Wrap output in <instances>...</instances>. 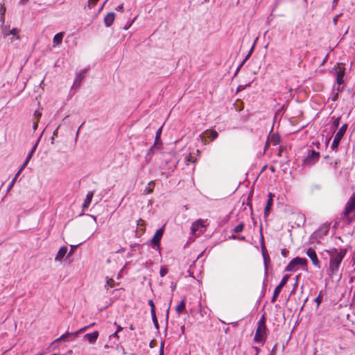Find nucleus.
Wrapping results in <instances>:
<instances>
[{"label": "nucleus", "mask_w": 355, "mask_h": 355, "mask_svg": "<svg viewBox=\"0 0 355 355\" xmlns=\"http://www.w3.org/2000/svg\"><path fill=\"white\" fill-rule=\"evenodd\" d=\"M152 320H153V323H154L155 327L157 329H158V328H159V324H158V321H157V317L152 318Z\"/></svg>", "instance_id": "nucleus-39"}, {"label": "nucleus", "mask_w": 355, "mask_h": 355, "mask_svg": "<svg viewBox=\"0 0 355 355\" xmlns=\"http://www.w3.org/2000/svg\"><path fill=\"white\" fill-rule=\"evenodd\" d=\"M354 211L355 212V193L352 194L347 202L343 214L345 216H347Z\"/></svg>", "instance_id": "nucleus-9"}, {"label": "nucleus", "mask_w": 355, "mask_h": 355, "mask_svg": "<svg viewBox=\"0 0 355 355\" xmlns=\"http://www.w3.org/2000/svg\"><path fill=\"white\" fill-rule=\"evenodd\" d=\"M34 116H35V118L39 119L41 117V116H42V113L40 111L36 110L35 112V113H34Z\"/></svg>", "instance_id": "nucleus-40"}, {"label": "nucleus", "mask_w": 355, "mask_h": 355, "mask_svg": "<svg viewBox=\"0 0 355 355\" xmlns=\"http://www.w3.org/2000/svg\"><path fill=\"white\" fill-rule=\"evenodd\" d=\"M204 1H205V2H207V1H209V0H204Z\"/></svg>", "instance_id": "nucleus-61"}, {"label": "nucleus", "mask_w": 355, "mask_h": 355, "mask_svg": "<svg viewBox=\"0 0 355 355\" xmlns=\"http://www.w3.org/2000/svg\"><path fill=\"white\" fill-rule=\"evenodd\" d=\"M333 69L334 71V74L336 78V83L339 85L343 84V78L345 74V68L343 64L338 63L337 65H336Z\"/></svg>", "instance_id": "nucleus-6"}, {"label": "nucleus", "mask_w": 355, "mask_h": 355, "mask_svg": "<svg viewBox=\"0 0 355 355\" xmlns=\"http://www.w3.org/2000/svg\"><path fill=\"white\" fill-rule=\"evenodd\" d=\"M347 123H345L340 128L338 131L336 132L331 146V148L333 150H337L338 145L347 131Z\"/></svg>", "instance_id": "nucleus-3"}, {"label": "nucleus", "mask_w": 355, "mask_h": 355, "mask_svg": "<svg viewBox=\"0 0 355 355\" xmlns=\"http://www.w3.org/2000/svg\"><path fill=\"white\" fill-rule=\"evenodd\" d=\"M9 31L7 28L6 26H5L3 30H2V34L4 37H7L8 35H9Z\"/></svg>", "instance_id": "nucleus-37"}, {"label": "nucleus", "mask_w": 355, "mask_h": 355, "mask_svg": "<svg viewBox=\"0 0 355 355\" xmlns=\"http://www.w3.org/2000/svg\"><path fill=\"white\" fill-rule=\"evenodd\" d=\"M95 324V323H92L88 326H85L83 328H81L80 329H79L78 331H76V332H73V333H66L63 335H62L60 338H58V339L55 340V341H58V340H64L65 338L68 337V336H78V334H80V332H83V331H85L86 329H87L89 327H92V326H94Z\"/></svg>", "instance_id": "nucleus-14"}, {"label": "nucleus", "mask_w": 355, "mask_h": 355, "mask_svg": "<svg viewBox=\"0 0 355 355\" xmlns=\"http://www.w3.org/2000/svg\"><path fill=\"white\" fill-rule=\"evenodd\" d=\"M168 272V270L165 267H162L159 271V275L161 277H164Z\"/></svg>", "instance_id": "nucleus-32"}, {"label": "nucleus", "mask_w": 355, "mask_h": 355, "mask_svg": "<svg viewBox=\"0 0 355 355\" xmlns=\"http://www.w3.org/2000/svg\"><path fill=\"white\" fill-rule=\"evenodd\" d=\"M244 64V63H243V62L239 65V67H237L236 70V72L235 73H237L238 71L241 69V68L242 67V66Z\"/></svg>", "instance_id": "nucleus-47"}, {"label": "nucleus", "mask_w": 355, "mask_h": 355, "mask_svg": "<svg viewBox=\"0 0 355 355\" xmlns=\"http://www.w3.org/2000/svg\"><path fill=\"white\" fill-rule=\"evenodd\" d=\"M340 121V116L332 117L331 121V130L335 132L338 128Z\"/></svg>", "instance_id": "nucleus-21"}, {"label": "nucleus", "mask_w": 355, "mask_h": 355, "mask_svg": "<svg viewBox=\"0 0 355 355\" xmlns=\"http://www.w3.org/2000/svg\"><path fill=\"white\" fill-rule=\"evenodd\" d=\"M122 329H123V328L121 326H118L116 331H117L119 333V331H122Z\"/></svg>", "instance_id": "nucleus-52"}, {"label": "nucleus", "mask_w": 355, "mask_h": 355, "mask_svg": "<svg viewBox=\"0 0 355 355\" xmlns=\"http://www.w3.org/2000/svg\"><path fill=\"white\" fill-rule=\"evenodd\" d=\"M163 234H164V227L158 229L155 232L154 236H153V238L150 240V243L153 245L154 248H155L156 247L159 248V243H160L161 239L163 236Z\"/></svg>", "instance_id": "nucleus-10"}, {"label": "nucleus", "mask_w": 355, "mask_h": 355, "mask_svg": "<svg viewBox=\"0 0 355 355\" xmlns=\"http://www.w3.org/2000/svg\"><path fill=\"white\" fill-rule=\"evenodd\" d=\"M86 72H87V69H84V70H82L80 73L76 74V78L73 81L72 88L76 89L80 86L83 80L85 78V75Z\"/></svg>", "instance_id": "nucleus-13"}, {"label": "nucleus", "mask_w": 355, "mask_h": 355, "mask_svg": "<svg viewBox=\"0 0 355 355\" xmlns=\"http://www.w3.org/2000/svg\"><path fill=\"white\" fill-rule=\"evenodd\" d=\"M159 355H163V352H162V350L161 349V352H160V354Z\"/></svg>", "instance_id": "nucleus-59"}, {"label": "nucleus", "mask_w": 355, "mask_h": 355, "mask_svg": "<svg viewBox=\"0 0 355 355\" xmlns=\"http://www.w3.org/2000/svg\"><path fill=\"white\" fill-rule=\"evenodd\" d=\"M273 200L272 199H268L265 209H264V215L265 216H267L268 213L270 211L271 207L272 205Z\"/></svg>", "instance_id": "nucleus-24"}, {"label": "nucleus", "mask_w": 355, "mask_h": 355, "mask_svg": "<svg viewBox=\"0 0 355 355\" xmlns=\"http://www.w3.org/2000/svg\"><path fill=\"white\" fill-rule=\"evenodd\" d=\"M148 303L149 306H150V309H153V307H155L154 302L152 300H149Z\"/></svg>", "instance_id": "nucleus-46"}, {"label": "nucleus", "mask_w": 355, "mask_h": 355, "mask_svg": "<svg viewBox=\"0 0 355 355\" xmlns=\"http://www.w3.org/2000/svg\"><path fill=\"white\" fill-rule=\"evenodd\" d=\"M288 253V251L286 249H282L281 250V254L283 257H286Z\"/></svg>", "instance_id": "nucleus-42"}, {"label": "nucleus", "mask_w": 355, "mask_h": 355, "mask_svg": "<svg viewBox=\"0 0 355 355\" xmlns=\"http://www.w3.org/2000/svg\"><path fill=\"white\" fill-rule=\"evenodd\" d=\"M327 59H328V54L325 56V58H324V60H322V63H321V65H323L324 64V63L327 61Z\"/></svg>", "instance_id": "nucleus-49"}, {"label": "nucleus", "mask_w": 355, "mask_h": 355, "mask_svg": "<svg viewBox=\"0 0 355 355\" xmlns=\"http://www.w3.org/2000/svg\"><path fill=\"white\" fill-rule=\"evenodd\" d=\"M84 124V123H82V125L79 127V128L77 130V132H76V138L78 137V134H79V131H80V129L81 128V126Z\"/></svg>", "instance_id": "nucleus-54"}, {"label": "nucleus", "mask_w": 355, "mask_h": 355, "mask_svg": "<svg viewBox=\"0 0 355 355\" xmlns=\"http://www.w3.org/2000/svg\"><path fill=\"white\" fill-rule=\"evenodd\" d=\"M137 225L140 226V227L145 226V221L144 220H142L141 218H139L137 220Z\"/></svg>", "instance_id": "nucleus-38"}, {"label": "nucleus", "mask_w": 355, "mask_h": 355, "mask_svg": "<svg viewBox=\"0 0 355 355\" xmlns=\"http://www.w3.org/2000/svg\"><path fill=\"white\" fill-rule=\"evenodd\" d=\"M185 300H186V298L184 297L181 300L180 304L176 306L175 311H176V312L178 314H180V313H183L185 311V307H186V306H185Z\"/></svg>", "instance_id": "nucleus-23"}, {"label": "nucleus", "mask_w": 355, "mask_h": 355, "mask_svg": "<svg viewBox=\"0 0 355 355\" xmlns=\"http://www.w3.org/2000/svg\"><path fill=\"white\" fill-rule=\"evenodd\" d=\"M162 127L159 128L157 130L155 140V144H154L153 146H152L151 148L150 149V151L153 150L154 148H157V145L159 143H161L160 137H161V134H162ZM157 148H159V147H157Z\"/></svg>", "instance_id": "nucleus-22"}, {"label": "nucleus", "mask_w": 355, "mask_h": 355, "mask_svg": "<svg viewBox=\"0 0 355 355\" xmlns=\"http://www.w3.org/2000/svg\"><path fill=\"white\" fill-rule=\"evenodd\" d=\"M196 162V159H194L191 155V153H189L186 155L184 157V162L187 165H189L190 163H194Z\"/></svg>", "instance_id": "nucleus-25"}, {"label": "nucleus", "mask_w": 355, "mask_h": 355, "mask_svg": "<svg viewBox=\"0 0 355 355\" xmlns=\"http://www.w3.org/2000/svg\"><path fill=\"white\" fill-rule=\"evenodd\" d=\"M135 19H134L132 21L128 23L125 26H124V29L125 30H128L132 24V23L134 22Z\"/></svg>", "instance_id": "nucleus-44"}, {"label": "nucleus", "mask_w": 355, "mask_h": 355, "mask_svg": "<svg viewBox=\"0 0 355 355\" xmlns=\"http://www.w3.org/2000/svg\"><path fill=\"white\" fill-rule=\"evenodd\" d=\"M63 37L64 33L62 32L55 34L53 39V46L54 47L59 46L62 44Z\"/></svg>", "instance_id": "nucleus-16"}, {"label": "nucleus", "mask_w": 355, "mask_h": 355, "mask_svg": "<svg viewBox=\"0 0 355 355\" xmlns=\"http://www.w3.org/2000/svg\"><path fill=\"white\" fill-rule=\"evenodd\" d=\"M150 313H151L152 318L156 317L155 308V307H153V309H150Z\"/></svg>", "instance_id": "nucleus-45"}, {"label": "nucleus", "mask_w": 355, "mask_h": 355, "mask_svg": "<svg viewBox=\"0 0 355 355\" xmlns=\"http://www.w3.org/2000/svg\"><path fill=\"white\" fill-rule=\"evenodd\" d=\"M266 318L265 315H263L257 323V327L254 337V342L263 343L266 335Z\"/></svg>", "instance_id": "nucleus-2"}, {"label": "nucleus", "mask_w": 355, "mask_h": 355, "mask_svg": "<svg viewBox=\"0 0 355 355\" xmlns=\"http://www.w3.org/2000/svg\"><path fill=\"white\" fill-rule=\"evenodd\" d=\"M114 285H115L114 281L112 279H108L107 277L105 287L113 288V287H114Z\"/></svg>", "instance_id": "nucleus-30"}, {"label": "nucleus", "mask_w": 355, "mask_h": 355, "mask_svg": "<svg viewBox=\"0 0 355 355\" xmlns=\"http://www.w3.org/2000/svg\"><path fill=\"white\" fill-rule=\"evenodd\" d=\"M154 182L153 181H151L148 183V186L146 187L145 190H144V193L146 194H149L150 193L153 192V188L150 187L151 185H154Z\"/></svg>", "instance_id": "nucleus-29"}, {"label": "nucleus", "mask_w": 355, "mask_h": 355, "mask_svg": "<svg viewBox=\"0 0 355 355\" xmlns=\"http://www.w3.org/2000/svg\"><path fill=\"white\" fill-rule=\"evenodd\" d=\"M270 355H272V354H270Z\"/></svg>", "instance_id": "nucleus-62"}, {"label": "nucleus", "mask_w": 355, "mask_h": 355, "mask_svg": "<svg viewBox=\"0 0 355 355\" xmlns=\"http://www.w3.org/2000/svg\"><path fill=\"white\" fill-rule=\"evenodd\" d=\"M237 238H238V236H236L234 234L230 236V239H237Z\"/></svg>", "instance_id": "nucleus-53"}, {"label": "nucleus", "mask_w": 355, "mask_h": 355, "mask_svg": "<svg viewBox=\"0 0 355 355\" xmlns=\"http://www.w3.org/2000/svg\"><path fill=\"white\" fill-rule=\"evenodd\" d=\"M218 132L216 131V130H212L210 134H209V137L211 139H215L218 137Z\"/></svg>", "instance_id": "nucleus-33"}, {"label": "nucleus", "mask_w": 355, "mask_h": 355, "mask_svg": "<svg viewBox=\"0 0 355 355\" xmlns=\"http://www.w3.org/2000/svg\"><path fill=\"white\" fill-rule=\"evenodd\" d=\"M268 197V199L273 200L274 194H272V193H269Z\"/></svg>", "instance_id": "nucleus-50"}, {"label": "nucleus", "mask_w": 355, "mask_h": 355, "mask_svg": "<svg viewBox=\"0 0 355 355\" xmlns=\"http://www.w3.org/2000/svg\"><path fill=\"white\" fill-rule=\"evenodd\" d=\"M343 89V87H340L339 86L338 87H336V86L334 87V90H336L337 92L335 94V95L334 96V97L332 98V100L334 101H336L338 98V94L342 92Z\"/></svg>", "instance_id": "nucleus-28"}, {"label": "nucleus", "mask_w": 355, "mask_h": 355, "mask_svg": "<svg viewBox=\"0 0 355 355\" xmlns=\"http://www.w3.org/2000/svg\"><path fill=\"white\" fill-rule=\"evenodd\" d=\"M237 239L241 240V241H243V240H245V236L238 237Z\"/></svg>", "instance_id": "nucleus-57"}, {"label": "nucleus", "mask_w": 355, "mask_h": 355, "mask_svg": "<svg viewBox=\"0 0 355 355\" xmlns=\"http://www.w3.org/2000/svg\"><path fill=\"white\" fill-rule=\"evenodd\" d=\"M98 335H99L98 331H94L92 333H90V334H86L84 336V338L85 339H87L89 343L92 344V343H94L96 341V340H97V338L98 337Z\"/></svg>", "instance_id": "nucleus-17"}, {"label": "nucleus", "mask_w": 355, "mask_h": 355, "mask_svg": "<svg viewBox=\"0 0 355 355\" xmlns=\"http://www.w3.org/2000/svg\"><path fill=\"white\" fill-rule=\"evenodd\" d=\"M253 51V46L251 48L249 53L246 55V57L245 58V59L242 61L243 63H245L246 62V60L249 58V57L250 56V54L252 53V51Z\"/></svg>", "instance_id": "nucleus-41"}, {"label": "nucleus", "mask_w": 355, "mask_h": 355, "mask_svg": "<svg viewBox=\"0 0 355 355\" xmlns=\"http://www.w3.org/2000/svg\"><path fill=\"white\" fill-rule=\"evenodd\" d=\"M98 1V0H88V6L94 7Z\"/></svg>", "instance_id": "nucleus-36"}, {"label": "nucleus", "mask_w": 355, "mask_h": 355, "mask_svg": "<svg viewBox=\"0 0 355 355\" xmlns=\"http://www.w3.org/2000/svg\"><path fill=\"white\" fill-rule=\"evenodd\" d=\"M278 143V141H275L274 144H277Z\"/></svg>", "instance_id": "nucleus-58"}, {"label": "nucleus", "mask_w": 355, "mask_h": 355, "mask_svg": "<svg viewBox=\"0 0 355 355\" xmlns=\"http://www.w3.org/2000/svg\"><path fill=\"white\" fill-rule=\"evenodd\" d=\"M17 40H19V39H20V37H19V35H17Z\"/></svg>", "instance_id": "nucleus-60"}, {"label": "nucleus", "mask_w": 355, "mask_h": 355, "mask_svg": "<svg viewBox=\"0 0 355 355\" xmlns=\"http://www.w3.org/2000/svg\"><path fill=\"white\" fill-rule=\"evenodd\" d=\"M6 11V9L3 8V11L1 12V21L3 22V16H4V12Z\"/></svg>", "instance_id": "nucleus-51"}, {"label": "nucleus", "mask_w": 355, "mask_h": 355, "mask_svg": "<svg viewBox=\"0 0 355 355\" xmlns=\"http://www.w3.org/2000/svg\"><path fill=\"white\" fill-rule=\"evenodd\" d=\"M116 15L113 12H110L107 14L104 17V23L106 27H110L115 19Z\"/></svg>", "instance_id": "nucleus-15"}, {"label": "nucleus", "mask_w": 355, "mask_h": 355, "mask_svg": "<svg viewBox=\"0 0 355 355\" xmlns=\"http://www.w3.org/2000/svg\"><path fill=\"white\" fill-rule=\"evenodd\" d=\"M28 1V0H20V3L21 4H25Z\"/></svg>", "instance_id": "nucleus-55"}, {"label": "nucleus", "mask_w": 355, "mask_h": 355, "mask_svg": "<svg viewBox=\"0 0 355 355\" xmlns=\"http://www.w3.org/2000/svg\"><path fill=\"white\" fill-rule=\"evenodd\" d=\"M94 191H89L86 196V198L85 199L84 203L83 205V209L87 208L92 200V198L94 196Z\"/></svg>", "instance_id": "nucleus-20"}, {"label": "nucleus", "mask_w": 355, "mask_h": 355, "mask_svg": "<svg viewBox=\"0 0 355 355\" xmlns=\"http://www.w3.org/2000/svg\"><path fill=\"white\" fill-rule=\"evenodd\" d=\"M37 126H38V123H37V121L34 122L33 125V130H37Z\"/></svg>", "instance_id": "nucleus-48"}, {"label": "nucleus", "mask_w": 355, "mask_h": 355, "mask_svg": "<svg viewBox=\"0 0 355 355\" xmlns=\"http://www.w3.org/2000/svg\"><path fill=\"white\" fill-rule=\"evenodd\" d=\"M73 248H71V250H70V252H69V254H68L67 257L71 256V255L73 254Z\"/></svg>", "instance_id": "nucleus-56"}, {"label": "nucleus", "mask_w": 355, "mask_h": 355, "mask_svg": "<svg viewBox=\"0 0 355 355\" xmlns=\"http://www.w3.org/2000/svg\"><path fill=\"white\" fill-rule=\"evenodd\" d=\"M37 143H36L32 148V149L31 150V151L28 153V154L27 155V157L24 161V162L23 163V164L21 165V168H19V170L18 171V172L17 173V175H19V174L21 173V172L23 171V169L27 166L28 163L29 162L30 159H31V157H33V153H35L36 148H37Z\"/></svg>", "instance_id": "nucleus-12"}, {"label": "nucleus", "mask_w": 355, "mask_h": 355, "mask_svg": "<svg viewBox=\"0 0 355 355\" xmlns=\"http://www.w3.org/2000/svg\"><path fill=\"white\" fill-rule=\"evenodd\" d=\"M262 255L264 261V269H265V276L267 277L268 275V262L270 261V257L268 254L266 250L264 248H262Z\"/></svg>", "instance_id": "nucleus-19"}, {"label": "nucleus", "mask_w": 355, "mask_h": 355, "mask_svg": "<svg viewBox=\"0 0 355 355\" xmlns=\"http://www.w3.org/2000/svg\"><path fill=\"white\" fill-rule=\"evenodd\" d=\"M19 33V30L17 28H13L9 31V35H17Z\"/></svg>", "instance_id": "nucleus-34"}, {"label": "nucleus", "mask_w": 355, "mask_h": 355, "mask_svg": "<svg viewBox=\"0 0 355 355\" xmlns=\"http://www.w3.org/2000/svg\"><path fill=\"white\" fill-rule=\"evenodd\" d=\"M116 10L117 11H119V12H123L124 8H123V4H120L116 8Z\"/></svg>", "instance_id": "nucleus-43"}, {"label": "nucleus", "mask_w": 355, "mask_h": 355, "mask_svg": "<svg viewBox=\"0 0 355 355\" xmlns=\"http://www.w3.org/2000/svg\"><path fill=\"white\" fill-rule=\"evenodd\" d=\"M67 247L66 246L61 247L55 255V260L56 261H62L63 257L67 252Z\"/></svg>", "instance_id": "nucleus-18"}, {"label": "nucleus", "mask_w": 355, "mask_h": 355, "mask_svg": "<svg viewBox=\"0 0 355 355\" xmlns=\"http://www.w3.org/2000/svg\"><path fill=\"white\" fill-rule=\"evenodd\" d=\"M322 291H320L318 296L314 300V302L317 304V307H318L322 302Z\"/></svg>", "instance_id": "nucleus-31"}, {"label": "nucleus", "mask_w": 355, "mask_h": 355, "mask_svg": "<svg viewBox=\"0 0 355 355\" xmlns=\"http://www.w3.org/2000/svg\"><path fill=\"white\" fill-rule=\"evenodd\" d=\"M327 252L329 255V266L327 273L329 276L333 277L338 272L340 266L346 255V250L332 248L327 250Z\"/></svg>", "instance_id": "nucleus-1"}, {"label": "nucleus", "mask_w": 355, "mask_h": 355, "mask_svg": "<svg viewBox=\"0 0 355 355\" xmlns=\"http://www.w3.org/2000/svg\"><path fill=\"white\" fill-rule=\"evenodd\" d=\"M18 176H19V175H17V174L15 175V177H14V178L12 179V182H10V184H9L8 188V190H10V189L13 187V185H14V184H15V182L16 181V180H17V177H18Z\"/></svg>", "instance_id": "nucleus-35"}, {"label": "nucleus", "mask_w": 355, "mask_h": 355, "mask_svg": "<svg viewBox=\"0 0 355 355\" xmlns=\"http://www.w3.org/2000/svg\"><path fill=\"white\" fill-rule=\"evenodd\" d=\"M205 220L202 219H198L193 222L191 225V234L193 236H198L200 234H202L205 232V228L206 227Z\"/></svg>", "instance_id": "nucleus-5"}, {"label": "nucleus", "mask_w": 355, "mask_h": 355, "mask_svg": "<svg viewBox=\"0 0 355 355\" xmlns=\"http://www.w3.org/2000/svg\"><path fill=\"white\" fill-rule=\"evenodd\" d=\"M110 340L112 341L113 340V343L114 344H117L118 342H119V336H118V332L117 331H115L114 333H113L112 334H111L110 336Z\"/></svg>", "instance_id": "nucleus-27"}, {"label": "nucleus", "mask_w": 355, "mask_h": 355, "mask_svg": "<svg viewBox=\"0 0 355 355\" xmlns=\"http://www.w3.org/2000/svg\"><path fill=\"white\" fill-rule=\"evenodd\" d=\"M244 227H245V224L241 222L238 225H236L234 229H233V232L235 233V234H237V233H240L241 232H243V229H244Z\"/></svg>", "instance_id": "nucleus-26"}, {"label": "nucleus", "mask_w": 355, "mask_h": 355, "mask_svg": "<svg viewBox=\"0 0 355 355\" xmlns=\"http://www.w3.org/2000/svg\"><path fill=\"white\" fill-rule=\"evenodd\" d=\"M307 263V260L305 258L295 257L290 261L285 268V271L294 272L298 269L299 266H305Z\"/></svg>", "instance_id": "nucleus-4"}, {"label": "nucleus", "mask_w": 355, "mask_h": 355, "mask_svg": "<svg viewBox=\"0 0 355 355\" xmlns=\"http://www.w3.org/2000/svg\"><path fill=\"white\" fill-rule=\"evenodd\" d=\"M319 157V153L313 150H309L308 155L304 159V163L305 165L311 166L318 162Z\"/></svg>", "instance_id": "nucleus-8"}, {"label": "nucleus", "mask_w": 355, "mask_h": 355, "mask_svg": "<svg viewBox=\"0 0 355 355\" xmlns=\"http://www.w3.org/2000/svg\"><path fill=\"white\" fill-rule=\"evenodd\" d=\"M288 279H289V275H284L283 277V278L282 279L280 283L276 286V288L274 290L273 295L271 299L272 303H274L276 302L278 295H279L282 288L287 283Z\"/></svg>", "instance_id": "nucleus-7"}, {"label": "nucleus", "mask_w": 355, "mask_h": 355, "mask_svg": "<svg viewBox=\"0 0 355 355\" xmlns=\"http://www.w3.org/2000/svg\"><path fill=\"white\" fill-rule=\"evenodd\" d=\"M306 254L310 258V259L311 260L313 264L315 266H316L317 268H320V266H320V261L318 259V256H317L315 250L313 249L309 248L306 250Z\"/></svg>", "instance_id": "nucleus-11"}]
</instances>
